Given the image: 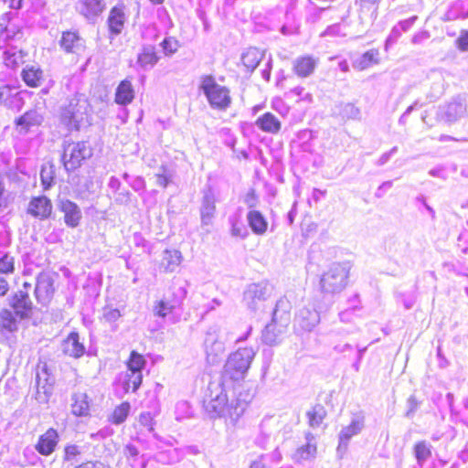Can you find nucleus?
Wrapping results in <instances>:
<instances>
[{
  "label": "nucleus",
  "mask_w": 468,
  "mask_h": 468,
  "mask_svg": "<svg viewBox=\"0 0 468 468\" xmlns=\"http://www.w3.org/2000/svg\"><path fill=\"white\" fill-rule=\"evenodd\" d=\"M456 41L459 49L463 51L468 50V30L462 31Z\"/></svg>",
  "instance_id": "63"
},
{
  "label": "nucleus",
  "mask_w": 468,
  "mask_h": 468,
  "mask_svg": "<svg viewBox=\"0 0 468 468\" xmlns=\"http://www.w3.org/2000/svg\"><path fill=\"white\" fill-rule=\"evenodd\" d=\"M247 221L252 232L256 235H263L268 229V221L258 210L251 209L247 214Z\"/></svg>",
  "instance_id": "32"
},
{
  "label": "nucleus",
  "mask_w": 468,
  "mask_h": 468,
  "mask_svg": "<svg viewBox=\"0 0 468 468\" xmlns=\"http://www.w3.org/2000/svg\"><path fill=\"white\" fill-rule=\"evenodd\" d=\"M43 122V113L37 109H32L16 118L15 120V125L19 133L27 134L33 129L39 127Z\"/></svg>",
  "instance_id": "12"
},
{
  "label": "nucleus",
  "mask_w": 468,
  "mask_h": 468,
  "mask_svg": "<svg viewBox=\"0 0 468 468\" xmlns=\"http://www.w3.org/2000/svg\"><path fill=\"white\" fill-rule=\"evenodd\" d=\"M0 326L8 332L17 330V321L12 311L4 309L0 312Z\"/></svg>",
  "instance_id": "44"
},
{
  "label": "nucleus",
  "mask_w": 468,
  "mask_h": 468,
  "mask_svg": "<svg viewBox=\"0 0 468 468\" xmlns=\"http://www.w3.org/2000/svg\"><path fill=\"white\" fill-rule=\"evenodd\" d=\"M10 305L20 319L27 318L31 314L33 304L27 291L16 292L10 299Z\"/></svg>",
  "instance_id": "17"
},
{
  "label": "nucleus",
  "mask_w": 468,
  "mask_h": 468,
  "mask_svg": "<svg viewBox=\"0 0 468 468\" xmlns=\"http://www.w3.org/2000/svg\"><path fill=\"white\" fill-rule=\"evenodd\" d=\"M161 47L166 55L174 54L178 48L177 41L172 37H166L161 42Z\"/></svg>",
  "instance_id": "59"
},
{
  "label": "nucleus",
  "mask_w": 468,
  "mask_h": 468,
  "mask_svg": "<svg viewBox=\"0 0 468 468\" xmlns=\"http://www.w3.org/2000/svg\"><path fill=\"white\" fill-rule=\"evenodd\" d=\"M200 90L204 92L211 108L225 111L231 104L229 90L217 83L211 75L201 77Z\"/></svg>",
  "instance_id": "6"
},
{
  "label": "nucleus",
  "mask_w": 468,
  "mask_h": 468,
  "mask_svg": "<svg viewBox=\"0 0 468 468\" xmlns=\"http://www.w3.org/2000/svg\"><path fill=\"white\" fill-rule=\"evenodd\" d=\"M130 411V404L128 402H122L121 405L115 408L112 415V422L114 424L122 423Z\"/></svg>",
  "instance_id": "49"
},
{
  "label": "nucleus",
  "mask_w": 468,
  "mask_h": 468,
  "mask_svg": "<svg viewBox=\"0 0 468 468\" xmlns=\"http://www.w3.org/2000/svg\"><path fill=\"white\" fill-rule=\"evenodd\" d=\"M61 161L65 169L71 172L79 168L82 162L92 155V150L87 142H74L65 139L62 143Z\"/></svg>",
  "instance_id": "7"
},
{
  "label": "nucleus",
  "mask_w": 468,
  "mask_h": 468,
  "mask_svg": "<svg viewBox=\"0 0 468 468\" xmlns=\"http://www.w3.org/2000/svg\"><path fill=\"white\" fill-rule=\"evenodd\" d=\"M145 360L143 356L133 351L128 361V371L130 372H142L144 367Z\"/></svg>",
  "instance_id": "50"
},
{
  "label": "nucleus",
  "mask_w": 468,
  "mask_h": 468,
  "mask_svg": "<svg viewBox=\"0 0 468 468\" xmlns=\"http://www.w3.org/2000/svg\"><path fill=\"white\" fill-rule=\"evenodd\" d=\"M325 416L324 408L320 405L314 407L310 411L307 412L310 426L315 428L318 427Z\"/></svg>",
  "instance_id": "47"
},
{
  "label": "nucleus",
  "mask_w": 468,
  "mask_h": 468,
  "mask_svg": "<svg viewBox=\"0 0 468 468\" xmlns=\"http://www.w3.org/2000/svg\"><path fill=\"white\" fill-rule=\"evenodd\" d=\"M51 212V201L45 196L33 197L27 207V213L41 220L48 218Z\"/></svg>",
  "instance_id": "18"
},
{
  "label": "nucleus",
  "mask_w": 468,
  "mask_h": 468,
  "mask_svg": "<svg viewBox=\"0 0 468 468\" xmlns=\"http://www.w3.org/2000/svg\"><path fill=\"white\" fill-rule=\"evenodd\" d=\"M121 316V311L117 308L110 306L103 308V319L109 324H115Z\"/></svg>",
  "instance_id": "54"
},
{
  "label": "nucleus",
  "mask_w": 468,
  "mask_h": 468,
  "mask_svg": "<svg viewBox=\"0 0 468 468\" xmlns=\"http://www.w3.org/2000/svg\"><path fill=\"white\" fill-rule=\"evenodd\" d=\"M365 428V415L357 412L352 415L350 424L343 427L340 431L338 439L339 443L337 452L344 454L348 447L349 441L356 435L359 434Z\"/></svg>",
  "instance_id": "11"
},
{
  "label": "nucleus",
  "mask_w": 468,
  "mask_h": 468,
  "mask_svg": "<svg viewBox=\"0 0 468 468\" xmlns=\"http://www.w3.org/2000/svg\"><path fill=\"white\" fill-rule=\"evenodd\" d=\"M59 209L64 214V222L68 227L76 228L80 225L82 214L76 203L63 199L59 202Z\"/></svg>",
  "instance_id": "21"
},
{
  "label": "nucleus",
  "mask_w": 468,
  "mask_h": 468,
  "mask_svg": "<svg viewBox=\"0 0 468 468\" xmlns=\"http://www.w3.org/2000/svg\"><path fill=\"white\" fill-rule=\"evenodd\" d=\"M54 169L52 165L43 166L40 172L42 185L45 188L52 186L54 180Z\"/></svg>",
  "instance_id": "53"
},
{
  "label": "nucleus",
  "mask_w": 468,
  "mask_h": 468,
  "mask_svg": "<svg viewBox=\"0 0 468 468\" xmlns=\"http://www.w3.org/2000/svg\"><path fill=\"white\" fill-rule=\"evenodd\" d=\"M380 0H356L357 31L367 32L373 26L378 15Z\"/></svg>",
  "instance_id": "8"
},
{
  "label": "nucleus",
  "mask_w": 468,
  "mask_h": 468,
  "mask_svg": "<svg viewBox=\"0 0 468 468\" xmlns=\"http://www.w3.org/2000/svg\"><path fill=\"white\" fill-rule=\"evenodd\" d=\"M122 454L132 467H134L139 457V450L132 443H128L123 447Z\"/></svg>",
  "instance_id": "51"
},
{
  "label": "nucleus",
  "mask_w": 468,
  "mask_h": 468,
  "mask_svg": "<svg viewBox=\"0 0 468 468\" xmlns=\"http://www.w3.org/2000/svg\"><path fill=\"white\" fill-rule=\"evenodd\" d=\"M290 309L291 304L286 298L277 301L271 321L262 331L263 343L268 346H275L282 341L291 321Z\"/></svg>",
  "instance_id": "3"
},
{
  "label": "nucleus",
  "mask_w": 468,
  "mask_h": 468,
  "mask_svg": "<svg viewBox=\"0 0 468 468\" xmlns=\"http://www.w3.org/2000/svg\"><path fill=\"white\" fill-rule=\"evenodd\" d=\"M156 183L158 186L166 187L167 185L172 181L173 174L166 167L162 166L160 172L156 175Z\"/></svg>",
  "instance_id": "55"
},
{
  "label": "nucleus",
  "mask_w": 468,
  "mask_h": 468,
  "mask_svg": "<svg viewBox=\"0 0 468 468\" xmlns=\"http://www.w3.org/2000/svg\"><path fill=\"white\" fill-rule=\"evenodd\" d=\"M81 453L80 448L78 445H67L64 449V460L67 462L76 461V458Z\"/></svg>",
  "instance_id": "56"
},
{
  "label": "nucleus",
  "mask_w": 468,
  "mask_h": 468,
  "mask_svg": "<svg viewBox=\"0 0 468 468\" xmlns=\"http://www.w3.org/2000/svg\"><path fill=\"white\" fill-rule=\"evenodd\" d=\"M135 91L132 81L125 79L120 82L115 90L114 101L117 104L126 106L133 102Z\"/></svg>",
  "instance_id": "29"
},
{
  "label": "nucleus",
  "mask_w": 468,
  "mask_h": 468,
  "mask_svg": "<svg viewBox=\"0 0 468 468\" xmlns=\"http://www.w3.org/2000/svg\"><path fill=\"white\" fill-rule=\"evenodd\" d=\"M11 243L10 232L4 227L0 228V250H5Z\"/></svg>",
  "instance_id": "61"
},
{
  "label": "nucleus",
  "mask_w": 468,
  "mask_h": 468,
  "mask_svg": "<svg viewBox=\"0 0 468 468\" xmlns=\"http://www.w3.org/2000/svg\"><path fill=\"white\" fill-rule=\"evenodd\" d=\"M256 356L253 347H239L231 352L224 364L219 380L227 388L239 387L246 378L250 365Z\"/></svg>",
  "instance_id": "2"
},
{
  "label": "nucleus",
  "mask_w": 468,
  "mask_h": 468,
  "mask_svg": "<svg viewBox=\"0 0 468 468\" xmlns=\"http://www.w3.org/2000/svg\"><path fill=\"white\" fill-rule=\"evenodd\" d=\"M420 405V402L417 399V398L414 395H411L407 399V411L405 413V416L409 419H411L417 410L419 409Z\"/></svg>",
  "instance_id": "57"
},
{
  "label": "nucleus",
  "mask_w": 468,
  "mask_h": 468,
  "mask_svg": "<svg viewBox=\"0 0 468 468\" xmlns=\"http://www.w3.org/2000/svg\"><path fill=\"white\" fill-rule=\"evenodd\" d=\"M75 468H111V467L100 461H88V462L82 463L81 464L76 466Z\"/></svg>",
  "instance_id": "64"
},
{
  "label": "nucleus",
  "mask_w": 468,
  "mask_h": 468,
  "mask_svg": "<svg viewBox=\"0 0 468 468\" xmlns=\"http://www.w3.org/2000/svg\"><path fill=\"white\" fill-rule=\"evenodd\" d=\"M295 321L303 330L310 332L320 323V314L309 304L299 311Z\"/></svg>",
  "instance_id": "16"
},
{
  "label": "nucleus",
  "mask_w": 468,
  "mask_h": 468,
  "mask_svg": "<svg viewBox=\"0 0 468 468\" xmlns=\"http://www.w3.org/2000/svg\"><path fill=\"white\" fill-rule=\"evenodd\" d=\"M264 54L257 48H248L241 56L242 64L250 71L254 70Z\"/></svg>",
  "instance_id": "36"
},
{
  "label": "nucleus",
  "mask_w": 468,
  "mask_h": 468,
  "mask_svg": "<svg viewBox=\"0 0 468 468\" xmlns=\"http://www.w3.org/2000/svg\"><path fill=\"white\" fill-rule=\"evenodd\" d=\"M322 37H345L346 33L343 32V27L340 24L329 26L322 34Z\"/></svg>",
  "instance_id": "58"
},
{
  "label": "nucleus",
  "mask_w": 468,
  "mask_h": 468,
  "mask_svg": "<svg viewBox=\"0 0 468 468\" xmlns=\"http://www.w3.org/2000/svg\"><path fill=\"white\" fill-rule=\"evenodd\" d=\"M53 275L47 271H42L37 278L35 294L39 303H46L51 298L54 292Z\"/></svg>",
  "instance_id": "13"
},
{
  "label": "nucleus",
  "mask_w": 468,
  "mask_h": 468,
  "mask_svg": "<svg viewBox=\"0 0 468 468\" xmlns=\"http://www.w3.org/2000/svg\"><path fill=\"white\" fill-rule=\"evenodd\" d=\"M58 442V434L55 429L50 428L39 437L36 444V450L40 454L48 456L55 451Z\"/></svg>",
  "instance_id": "24"
},
{
  "label": "nucleus",
  "mask_w": 468,
  "mask_h": 468,
  "mask_svg": "<svg viewBox=\"0 0 468 468\" xmlns=\"http://www.w3.org/2000/svg\"><path fill=\"white\" fill-rule=\"evenodd\" d=\"M90 104L82 97L75 96L62 105L59 110L58 120L61 125L69 132L79 131L81 125L88 122Z\"/></svg>",
  "instance_id": "4"
},
{
  "label": "nucleus",
  "mask_w": 468,
  "mask_h": 468,
  "mask_svg": "<svg viewBox=\"0 0 468 468\" xmlns=\"http://www.w3.org/2000/svg\"><path fill=\"white\" fill-rule=\"evenodd\" d=\"M430 90L426 94L429 102L440 99L445 90V76L442 70L432 69L428 75Z\"/></svg>",
  "instance_id": "15"
},
{
  "label": "nucleus",
  "mask_w": 468,
  "mask_h": 468,
  "mask_svg": "<svg viewBox=\"0 0 468 468\" xmlns=\"http://www.w3.org/2000/svg\"><path fill=\"white\" fill-rule=\"evenodd\" d=\"M153 420H154V417L150 412H142L139 415L140 424L144 426L149 431H152L154 430Z\"/></svg>",
  "instance_id": "62"
},
{
  "label": "nucleus",
  "mask_w": 468,
  "mask_h": 468,
  "mask_svg": "<svg viewBox=\"0 0 468 468\" xmlns=\"http://www.w3.org/2000/svg\"><path fill=\"white\" fill-rule=\"evenodd\" d=\"M230 224V234L232 237L246 239L249 236V229L246 225L241 221L240 217L234 215L229 218Z\"/></svg>",
  "instance_id": "40"
},
{
  "label": "nucleus",
  "mask_w": 468,
  "mask_h": 468,
  "mask_svg": "<svg viewBox=\"0 0 468 468\" xmlns=\"http://www.w3.org/2000/svg\"><path fill=\"white\" fill-rule=\"evenodd\" d=\"M23 80L30 87H37L43 78V71L37 66H26L21 73Z\"/></svg>",
  "instance_id": "37"
},
{
  "label": "nucleus",
  "mask_w": 468,
  "mask_h": 468,
  "mask_svg": "<svg viewBox=\"0 0 468 468\" xmlns=\"http://www.w3.org/2000/svg\"><path fill=\"white\" fill-rule=\"evenodd\" d=\"M159 57L156 48L153 45H145L137 56V65L144 70L153 69L158 62Z\"/></svg>",
  "instance_id": "27"
},
{
  "label": "nucleus",
  "mask_w": 468,
  "mask_h": 468,
  "mask_svg": "<svg viewBox=\"0 0 468 468\" xmlns=\"http://www.w3.org/2000/svg\"><path fill=\"white\" fill-rule=\"evenodd\" d=\"M182 457V451L177 448H174L156 453L154 460L162 464H172L179 462Z\"/></svg>",
  "instance_id": "39"
},
{
  "label": "nucleus",
  "mask_w": 468,
  "mask_h": 468,
  "mask_svg": "<svg viewBox=\"0 0 468 468\" xmlns=\"http://www.w3.org/2000/svg\"><path fill=\"white\" fill-rule=\"evenodd\" d=\"M466 103L461 100H454L446 105L441 106L439 117L449 123L455 122L466 114Z\"/></svg>",
  "instance_id": "14"
},
{
  "label": "nucleus",
  "mask_w": 468,
  "mask_h": 468,
  "mask_svg": "<svg viewBox=\"0 0 468 468\" xmlns=\"http://www.w3.org/2000/svg\"><path fill=\"white\" fill-rule=\"evenodd\" d=\"M143 379L142 372H130L127 370L122 379V388L127 393L130 390L136 391L140 387Z\"/></svg>",
  "instance_id": "41"
},
{
  "label": "nucleus",
  "mask_w": 468,
  "mask_h": 468,
  "mask_svg": "<svg viewBox=\"0 0 468 468\" xmlns=\"http://www.w3.org/2000/svg\"><path fill=\"white\" fill-rule=\"evenodd\" d=\"M306 443L298 447L295 452L292 454V460L300 463L303 461H308L314 459L317 452V446L315 438L313 434H306Z\"/></svg>",
  "instance_id": "25"
},
{
  "label": "nucleus",
  "mask_w": 468,
  "mask_h": 468,
  "mask_svg": "<svg viewBox=\"0 0 468 468\" xmlns=\"http://www.w3.org/2000/svg\"><path fill=\"white\" fill-rule=\"evenodd\" d=\"M402 33L403 32L401 31V29H399L398 25H395L391 28L389 35L388 36V37L386 39V43H385L386 48H388L389 46H392L393 44H395L399 40V38L401 37Z\"/></svg>",
  "instance_id": "60"
},
{
  "label": "nucleus",
  "mask_w": 468,
  "mask_h": 468,
  "mask_svg": "<svg viewBox=\"0 0 468 468\" xmlns=\"http://www.w3.org/2000/svg\"><path fill=\"white\" fill-rule=\"evenodd\" d=\"M59 43L68 53H79L84 48V40L75 31L63 32Z\"/></svg>",
  "instance_id": "28"
},
{
  "label": "nucleus",
  "mask_w": 468,
  "mask_h": 468,
  "mask_svg": "<svg viewBox=\"0 0 468 468\" xmlns=\"http://www.w3.org/2000/svg\"><path fill=\"white\" fill-rule=\"evenodd\" d=\"M179 306L175 304L174 302L169 298H165L159 301L154 306V314L159 317L165 318L167 314L173 313V311Z\"/></svg>",
  "instance_id": "46"
},
{
  "label": "nucleus",
  "mask_w": 468,
  "mask_h": 468,
  "mask_svg": "<svg viewBox=\"0 0 468 468\" xmlns=\"http://www.w3.org/2000/svg\"><path fill=\"white\" fill-rule=\"evenodd\" d=\"M61 351L70 357L80 358L84 355L86 348L80 341L79 334L72 332L61 342Z\"/></svg>",
  "instance_id": "22"
},
{
  "label": "nucleus",
  "mask_w": 468,
  "mask_h": 468,
  "mask_svg": "<svg viewBox=\"0 0 468 468\" xmlns=\"http://www.w3.org/2000/svg\"><path fill=\"white\" fill-rule=\"evenodd\" d=\"M256 126L262 132L277 134L282 128V123L271 112H265L255 122Z\"/></svg>",
  "instance_id": "30"
},
{
  "label": "nucleus",
  "mask_w": 468,
  "mask_h": 468,
  "mask_svg": "<svg viewBox=\"0 0 468 468\" xmlns=\"http://www.w3.org/2000/svg\"><path fill=\"white\" fill-rule=\"evenodd\" d=\"M216 213V198L213 191L207 189L204 192L200 206V219L202 226L212 224Z\"/></svg>",
  "instance_id": "20"
},
{
  "label": "nucleus",
  "mask_w": 468,
  "mask_h": 468,
  "mask_svg": "<svg viewBox=\"0 0 468 468\" xmlns=\"http://www.w3.org/2000/svg\"><path fill=\"white\" fill-rule=\"evenodd\" d=\"M126 16L123 5H117L111 9L107 23L111 37L120 35L124 27Z\"/></svg>",
  "instance_id": "23"
},
{
  "label": "nucleus",
  "mask_w": 468,
  "mask_h": 468,
  "mask_svg": "<svg viewBox=\"0 0 468 468\" xmlns=\"http://www.w3.org/2000/svg\"><path fill=\"white\" fill-rule=\"evenodd\" d=\"M272 286L265 282L252 283L244 292L243 300L252 311L260 308L261 303L266 301L272 293Z\"/></svg>",
  "instance_id": "10"
},
{
  "label": "nucleus",
  "mask_w": 468,
  "mask_h": 468,
  "mask_svg": "<svg viewBox=\"0 0 468 468\" xmlns=\"http://www.w3.org/2000/svg\"><path fill=\"white\" fill-rule=\"evenodd\" d=\"M203 346L207 364H218L225 353V343L220 340L217 328L210 327L207 331Z\"/></svg>",
  "instance_id": "9"
},
{
  "label": "nucleus",
  "mask_w": 468,
  "mask_h": 468,
  "mask_svg": "<svg viewBox=\"0 0 468 468\" xmlns=\"http://www.w3.org/2000/svg\"><path fill=\"white\" fill-rule=\"evenodd\" d=\"M4 62L6 67L15 69L24 62V54L16 48H11L4 52Z\"/></svg>",
  "instance_id": "42"
},
{
  "label": "nucleus",
  "mask_w": 468,
  "mask_h": 468,
  "mask_svg": "<svg viewBox=\"0 0 468 468\" xmlns=\"http://www.w3.org/2000/svg\"><path fill=\"white\" fill-rule=\"evenodd\" d=\"M414 455L418 464L422 466L431 456V446L425 441H418L414 445Z\"/></svg>",
  "instance_id": "43"
},
{
  "label": "nucleus",
  "mask_w": 468,
  "mask_h": 468,
  "mask_svg": "<svg viewBox=\"0 0 468 468\" xmlns=\"http://www.w3.org/2000/svg\"><path fill=\"white\" fill-rule=\"evenodd\" d=\"M338 113L343 119L356 120L359 119L360 110L353 103H340L338 106Z\"/></svg>",
  "instance_id": "45"
},
{
  "label": "nucleus",
  "mask_w": 468,
  "mask_h": 468,
  "mask_svg": "<svg viewBox=\"0 0 468 468\" xmlns=\"http://www.w3.org/2000/svg\"><path fill=\"white\" fill-rule=\"evenodd\" d=\"M237 388H227L222 381L209 384L210 399L205 409L211 418H223L226 422L236 425L245 411L246 404L236 397Z\"/></svg>",
  "instance_id": "1"
},
{
  "label": "nucleus",
  "mask_w": 468,
  "mask_h": 468,
  "mask_svg": "<svg viewBox=\"0 0 468 468\" xmlns=\"http://www.w3.org/2000/svg\"><path fill=\"white\" fill-rule=\"evenodd\" d=\"M350 272L348 262H334L320 278V288L324 293L336 294L347 285Z\"/></svg>",
  "instance_id": "5"
},
{
  "label": "nucleus",
  "mask_w": 468,
  "mask_h": 468,
  "mask_svg": "<svg viewBox=\"0 0 468 468\" xmlns=\"http://www.w3.org/2000/svg\"><path fill=\"white\" fill-rule=\"evenodd\" d=\"M287 22L281 27V32L284 36H291L298 33L299 24L295 22L292 16L286 14Z\"/></svg>",
  "instance_id": "52"
},
{
  "label": "nucleus",
  "mask_w": 468,
  "mask_h": 468,
  "mask_svg": "<svg viewBox=\"0 0 468 468\" xmlns=\"http://www.w3.org/2000/svg\"><path fill=\"white\" fill-rule=\"evenodd\" d=\"M379 62V52L376 48L369 49L353 61V67L364 70Z\"/></svg>",
  "instance_id": "33"
},
{
  "label": "nucleus",
  "mask_w": 468,
  "mask_h": 468,
  "mask_svg": "<svg viewBox=\"0 0 468 468\" xmlns=\"http://www.w3.org/2000/svg\"><path fill=\"white\" fill-rule=\"evenodd\" d=\"M84 392H76L72 395L71 411L75 416H87L90 412V401Z\"/></svg>",
  "instance_id": "34"
},
{
  "label": "nucleus",
  "mask_w": 468,
  "mask_h": 468,
  "mask_svg": "<svg viewBox=\"0 0 468 468\" xmlns=\"http://www.w3.org/2000/svg\"><path fill=\"white\" fill-rule=\"evenodd\" d=\"M36 383L38 390L42 389L44 393L51 391L54 378L50 373L46 362H39L36 368Z\"/></svg>",
  "instance_id": "26"
},
{
  "label": "nucleus",
  "mask_w": 468,
  "mask_h": 468,
  "mask_svg": "<svg viewBox=\"0 0 468 468\" xmlns=\"http://www.w3.org/2000/svg\"><path fill=\"white\" fill-rule=\"evenodd\" d=\"M316 65L317 59L314 58L311 56L300 57L293 61V71L297 76L306 78L314 71Z\"/></svg>",
  "instance_id": "31"
},
{
  "label": "nucleus",
  "mask_w": 468,
  "mask_h": 468,
  "mask_svg": "<svg viewBox=\"0 0 468 468\" xmlns=\"http://www.w3.org/2000/svg\"><path fill=\"white\" fill-rule=\"evenodd\" d=\"M105 7L104 0H79L77 3L79 13L90 21H95Z\"/></svg>",
  "instance_id": "19"
},
{
  "label": "nucleus",
  "mask_w": 468,
  "mask_h": 468,
  "mask_svg": "<svg viewBox=\"0 0 468 468\" xmlns=\"http://www.w3.org/2000/svg\"><path fill=\"white\" fill-rule=\"evenodd\" d=\"M182 262V254L176 250H165L164 251L161 267L166 272L175 271Z\"/></svg>",
  "instance_id": "35"
},
{
  "label": "nucleus",
  "mask_w": 468,
  "mask_h": 468,
  "mask_svg": "<svg viewBox=\"0 0 468 468\" xmlns=\"http://www.w3.org/2000/svg\"><path fill=\"white\" fill-rule=\"evenodd\" d=\"M14 258L6 250H0V273H12L14 271Z\"/></svg>",
  "instance_id": "48"
},
{
  "label": "nucleus",
  "mask_w": 468,
  "mask_h": 468,
  "mask_svg": "<svg viewBox=\"0 0 468 468\" xmlns=\"http://www.w3.org/2000/svg\"><path fill=\"white\" fill-rule=\"evenodd\" d=\"M188 282L181 279H174L171 299L175 304L180 306L187 294Z\"/></svg>",
  "instance_id": "38"
}]
</instances>
